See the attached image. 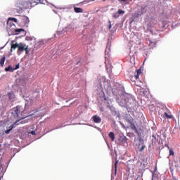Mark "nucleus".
<instances>
[{
	"instance_id": "1",
	"label": "nucleus",
	"mask_w": 180,
	"mask_h": 180,
	"mask_svg": "<svg viewBox=\"0 0 180 180\" xmlns=\"http://www.w3.org/2000/svg\"><path fill=\"white\" fill-rule=\"evenodd\" d=\"M11 115L13 117H14V119H19L18 120H20V122H22V120L25 119V117H27V116L23 117L22 115H20V107L19 106L13 108Z\"/></svg>"
},
{
	"instance_id": "2",
	"label": "nucleus",
	"mask_w": 180,
	"mask_h": 180,
	"mask_svg": "<svg viewBox=\"0 0 180 180\" xmlns=\"http://www.w3.org/2000/svg\"><path fill=\"white\" fill-rule=\"evenodd\" d=\"M159 115H161V117L163 119H172L173 116L171 115V112L168 108L165 107L159 111Z\"/></svg>"
},
{
	"instance_id": "3",
	"label": "nucleus",
	"mask_w": 180,
	"mask_h": 180,
	"mask_svg": "<svg viewBox=\"0 0 180 180\" xmlns=\"http://www.w3.org/2000/svg\"><path fill=\"white\" fill-rule=\"evenodd\" d=\"M22 46H23V43L22 42L19 44L18 43L13 44V41H12L11 48V53L13 51V50H16V49H18L17 54L18 56H20V54H22V50H23Z\"/></svg>"
},
{
	"instance_id": "4",
	"label": "nucleus",
	"mask_w": 180,
	"mask_h": 180,
	"mask_svg": "<svg viewBox=\"0 0 180 180\" xmlns=\"http://www.w3.org/2000/svg\"><path fill=\"white\" fill-rule=\"evenodd\" d=\"M26 120H23V121H21L20 120H17L14 122L13 124H12L11 126H10L8 127V129L7 130H5L4 131V133L6 134H9V133H11V130H13V129H15V127H16V126H19V124H25V123H26Z\"/></svg>"
},
{
	"instance_id": "5",
	"label": "nucleus",
	"mask_w": 180,
	"mask_h": 180,
	"mask_svg": "<svg viewBox=\"0 0 180 180\" xmlns=\"http://www.w3.org/2000/svg\"><path fill=\"white\" fill-rule=\"evenodd\" d=\"M10 30L13 33V34H20V32H25V30L20 28L17 29L16 25L15 24H13L10 26Z\"/></svg>"
},
{
	"instance_id": "6",
	"label": "nucleus",
	"mask_w": 180,
	"mask_h": 180,
	"mask_svg": "<svg viewBox=\"0 0 180 180\" xmlns=\"http://www.w3.org/2000/svg\"><path fill=\"white\" fill-rule=\"evenodd\" d=\"M20 22L24 26H26V25H29V18L26 15H21L20 18Z\"/></svg>"
},
{
	"instance_id": "7",
	"label": "nucleus",
	"mask_w": 180,
	"mask_h": 180,
	"mask_svg": "<svg viewBox=\"0 0 180 180\" xmlns=\"http://www.w3.org/2000/svg\"><path fill=\"white\" fill-rule=\"evenodd\" d=\"M20 67V65L18 63L15 65V68H13L11 65H9L8 68H5V71L8 72H13V71H15V70H19Z\"/></svg>"
},
{
	"instance_id": "8",
	"label": "nucleus",
	"mask_w": 180,
	"mask_h": 180,
	"mask_svg": "<svg viewBox=\"0 0 180 180\" xmlns=\"http://www.w3.org/2000/svg\"><path fill=\"white\" fill-rule=\"evenodd\" d=\"M92 119L94 123H101L102 122V119H101V117L98 115H94Z\"/></svg>"
},
{
	"instance_id": "9",
	"label": "nucleus",
	"mask_w": 180,
	"mask_h": 180,
	"mask_svg": "<svg viewBox=\"0 0 180 180\" xmlns=\"http://www.w3.org/2000/svg\"><path fill=\"white\" fill-rule=\"evenodd\" d=\"M73 8H74V11H75V13H84V9H82V8L76 7L75 5L73 6Z\"/></svg>"
},
{
	"instance_id": "10",
	"label": "nucleus",
	"mask_w": 180,
	"mask_h": 180,
	"mask_svg": "<svg viewBox=\"0 0 180 180\" xmlns=\"http://www.w3.org/2000/svg\"><path fill=\"white\" fill-rule=\"evenodd\" d=\"M22 51H25V54H29V45H26L25 44H22Z\"/></svg>"
},
{
	"instance_id": "11",
	"label": "nucleus",
	"mask_w": 180,
	"mask_h": 180,
	"mask_svg": "<svg viewBox=\"0 0 180 180\" xmlns=\"http://www.w3.org/2000/svg\"><path fill=\"white\" fill-rule=\"evenodd\" d=\"M141 68L136 70V74L135 75L136 79H139V77H140V75L141 74Z\"/></svg>"
},
{
	"instance_id": "12",
	"label": "nucleus",
	"mask_w": 180,
	"mask_h": 180,
	"mask_svg": "<svg viewBox=\"0 0 180 180\" xmlns=\"http://www.w3.org/2000/svg\"><path fill=\"white\" fill-rule=\"evenodd\" d=\"M110 51H111L110 47H107L105 49V58H108V57H109V56H110L109 53H110Z\"/></svg>"
},
{
	"instance_id": "13",
	"label": "nucleus",
	"mask_w": 180,
	"mask_h": 180,
	"mask_svg": "<svg viewBox=\"0 0 180 180\" xmlns=\"http://www.w3.org/2000/svg\"><path fill=\"white\" fill-rule=\"evenodd\" d=\"M8 96L10 101H13V99H15V94L13 93H8Z\"/></svg>"
},
{
	"instance_id": "14",
	"label": "nucleus",
	"mask_w": 180,
	"mask_h": 180,
	"mask_svg": "<svg viewBox=\"0 0 180 180\" xmlns=\"http://www.w3.org/2000/svg\"><path fill=\"white\" fill-rule=\"evenodd\" d=\"M108 137H109L110 139H111V141H115V133H113V132H110V133L108 134Z\"/></svg>"
},
{
	"instance_id": "15",
	"label": "nucleus",
	"mask_w": 180,
	"mask_h": 180,
	"mask_svg": "<svg viewBox=\"0 0 180 180\" xmlns=\"http://www.w3.org/2000/svg\"><path fill=\"white\" fill-rule=\"evenodd\" d=\"M5 60H6L5 56H3L2 58L0 60V65L1 67H4V64H5Z\"/></svg>"
},
{
	"instance_id": "16",
	"label": "nucleus",
	"mask_w": 180,
	"mask_h": 180,
	"mask_svg": "<svg viewBox=\"0 0 180 180\" xmlns=\"http://www.w3.org/2000/svg\"><path fill=\"white\" fill-rule=\"evenodd\" d=\"M155 44H157V41H149V46H150V47H154V46H155Z\"/></svg>"
},
{
	"instance_id": "17",
	"label": "nucleus",
	"mask_w": 180,
	"mask_h": 180,
	"mask_svg": "<svg viewBox=\"0 0 180 180\" xmlns=\"http://www.w3.org/2000/svg\"><path fill=\"white\" fill-rule=\"evenodd\" d=\"M7 25L8 27H11L12 26V25H15V24L13 23V21L8 19V20L7 21Z\"/></svg>"
},
{
	"instance_id": "18",
	"label": "nucleus",
	"mask_w": 180,
	"mask_h": 180,
	"mask_svg": "<svg viewBox=\"0 0 180 180\" xmlns=\"http://www.w3.org/2000/svg\"><path fill=\"white\" fill-rule=\"evenodd\" d=\"M167 148H169V155H174V150H172V148H169V146H167Z\"/></svg>"
},
{
	"instance_id": "19",
	"label": "nucleus",
	"mask_w": 180,
	"mask_h": 180,
	"mask_svg": "<svg viewBox=\"0 0 180 180\" xmlns=\"http://www.w3.org/2000/svg\"><path fill=\"white\" fill-rule=\"evenodd\" d=\"M117 13H118V15H124V11L122 9H119Z\"/></svg>"
},
{
	"instance_id": "20",
	"label": "nucleus",
	"mask_w": 180,
	"mask_h": 180,
	"mask_svg": "<svg viewBox=\"0 0 180 180\" xmlns=\"http://www.w3.org/2000/svg\"><path fill=\"white\" fill-rule=\"evenodd\" d=\"M8 19L11 20L12 22H15V23H18V19H16L15 18H11Z\"/></svg>"
},
{
	"instance_id": "21",
	"label": "nucleus",
	"mask_w": 180,
	"mask_h": 180,
	"mask_svg": "<svg viewBox=\"0 0 180 180\" xmlns=\"http://www.w3.org/2000/svg\"><path fill=\"white\" fill-rule=\"evenodd\" d=\"M120 15L118 13H115L114 15H113V18H115V19H117V18H119Z\"/></svg>"
},
{
	"instance_id": "22",
	"label": "nucleus",
	"mask_w": 180,
	"mask_h": 180,
	"mask_svg": "<svg viewBox=\"0 0 180 180\" xmlns=\"http://www.w3.org/2000/svg\"><path fill=\"white\" fill-rule=\"evenodd\" d=\"M144 148H146V145L143 144L141 148L139 149V151L141 153L144 150Z\"/></svg>"
},
{
	"instance_id": "23",
	"label": "nucleus",
	"mask_w": 180,
	"mask_h": 180,
	"mask_svg": "<svg viewBox=\"0 0 180 180\" xmlns=\"http://www.w3.org/2000/svg\"><path fill=\"white\" fill-rule=\"evenodd\" d=\"M30 134H32V136H36V131H32L31 132H28Z\"/></svg>"
},
{
	"instance_id": "24",
	"label": "nucleus",
	"mask_w": 180,
	"mask_h": 180,
	"mask_svg": "<svg viewBox=\"0 0 180 180\" xmlns=\"http://www.w3.org/2000/svg\"><path fill=\"white\" fill-rule=\"evenodd\" d=\"M33 2H35V4L40 3V0H33Z\"/></svg>"
},
{
	"instance_id": "25",
	"label": "nucleus",
	"mask_w": 180,
	"mask_h": 180,
	"mask_svg": "<svg viewBox=\"0 0 180 180\" xmlns=\"http://www.w3.org/2000/svg\"><path fill=\"white\" fill-rule=\"evenodd\" d=\"M103 99L105 101H108V98H106V96H105V95L103 96Z\"/></svg>"
},
{
	"instance_id": "26",
	"label": "nucleus",
	"mask_w": 180,
	"mask_h": 180,
	"mask_svg": "<svg viewBox=\"0 0 180 180\" xmlns=\"http://www.w3.org/2000/svg\"><path fill=\"white\" fill-rule=\"evenodd\" d=\"M131 126H133L132 127V129H136V125L135 124H133V122H131Z\"/></svg>"
},
{
	"instance_id": "27",
	"label": "nucleus",
	"mask_w": 180,
	"mask_h": 180,
	"mask_svg": "<svg viewBox=\"0 0 180 180\" xmlns=\"http://www.w3.org/2000/svg\"><path fill=\"white\" fill-rule=\"evenodd\" d=\"M108 29H109V30H110V29H112V25L110 24Z\"/></svg>"
},
{
	"instance_id": "28",
	"label": "nucleus",
	"mask_w": 180,
	"mask_h": 180,
	"mask_svg": "<svg viewBox=\"0 0 180 180\" xmlns=\"http://www.w3.org/2000/svg\"><path fill=\"white\" fill-rule=\"evenodd\" d=\"M20 85H26V83H19Z\"/></svg>"
},
{
	"instance_id": "29",
	"label": "nucleus",
	"mask_w": 180,
	"mask_h": 180,
	"mask_svg": "<svg viewBox=\"0 0 180 180\" xmlns=\"http://www.w3.org/2000/svg\"><path fill=\"white\" fill-rule=\"evenodd\" d=\"M122 2H126L127 0H120Z\"/></svg>"
},
{
	"instance_id": "30",
	"label": "nucleus",
	"mask_w": 180,
	"mask_h": 180,
	"mask_svg": "<svg viewBox=\"0 0 180 180\" xmlns=\"http://www.w3.org/2000/svg\"><path fill=\"white\" fill-rule=\"evenodd\" d=\"M117 165V162H116V163L115 164V168H116Z\"/></svg>"
},
{
	"instance_id": "31",
	"label": "nucleus",
	"mask_w": 180,
	"mask_h": 180,
	"mask_svg": "<svg viewBox=\"0 0 180 180\" xmlns=\"http://www.w3.org/2000/svg\"><path fill=\"white\" fill-rule=\"evenodd\" d=\"M1 147H2V145L0 144V151H1Z\"/></svg>"
},
{
	"instance_id": "32",
	"label": "nucleus",
	"mask_w": 180,
	"mask_h": 180,
	"mask_svg": "<svg viewBox=\"0 0 180 180\" xmlns=\"http://www.w3.org/2000/svg\"><path fill=\"white\" fill-rule=\"evenodd\" d=\"M105 1H106V0H103V2H105Z\"/></svg>"
},
{
	"instance_id": "33",
	"label": "nucleus",
	"mask_w": 180,
	"mask_h": 180,
	"mask_svg": "<svg viewBox=\"0 0 180 180\" xmlns=\"http://www.w3.org/2000/svg\"><path fill=\"white\" fill-rule=\"evenodd\" d=\"M91 1H95V0H91Z\"/></svg>"
}]
</instances>
